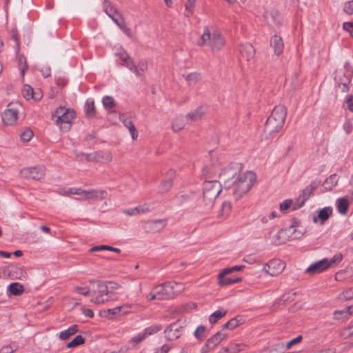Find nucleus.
<instances>
[{
	"label": "nucleus",
	"instance_id": "nucleus-43",
	"mask_svg": "<svg viewBox=\"0 0 353 353\" xmlns=\"http://www.w3.org/2000/svg\"><path fill=\"white\" fill-rule=\"evenodd\" d=\"M72 291L74 293L81 294L85 296L92 295V289L89 288L88 287L77 285L73 288Z\"/></svg>",
	"mask_w": 353,
	"mask_h": 353
},
{
	"label": "nucleus",
	"instance_id": "nucleus-42",
	"mask_svg": "<svg viewBox=\"0 0 353 353\" xmlns=\"http://www.w3.org/2000/svg\"><path fill=\"white\" fill-rule=\"evenodd\" d=\"M185 125L184 119L181 117H178L174 119L172 123V128L174 132H179Z\"/></svg>",
	"mask_w": 353,
	"mask_h": 353
},
{
	"label": "nucleus",
	"instance_id": "nucleus-12",
	"mask_svg": "<svg viewBox=\"0 0 353 353\" xmlns=\"http://www.w3.org/2000/svg\"><path fill=\"white\" fill-rule=\"evenodd\" d=\"M19 104L10 103L2 114V121L6 125H12L17 123Z\"/></svg>",
	"mask_w": 353,
	"mask_h": 353
},
{
	"label": "nucleus",
	"instance_id": "nucleus-41",
	"mask_svg": "<svg viewBox=\"0 0 353 353\" xmlns=\"http://www.w3.org/2000/svg\"><path fill=\"white\" fill-rule=\"evenodd\" d=\"M243 323L242 318H233L223 325V329L233 330Z\"/></svg>",
	"mask_w": 353,
	"mask_h": 353
},
{
	"label": "nucleus",
	"instance_id": "nucleus-3",
	"mask_svg": "<svg viewBox=\"0 0 353 353\" xmlns=\"http://www.w3.org/2000/svg\"><path fill=\"white\" fill-rule=\"evenodd\" d=\"M199 46H208L213 50H219L224 45L220 32L212 26H206L198 41Z\"/></svg>",
	"mask_w": 353,
	"mask_h": 353
},
{
	"label": "nucleus",
	"instance_id": "nucleus-61",
	"mask_svg": "<svg viewBox=\"0 0 353 353\" xmlns=\"http://www.w3.org/2000/svg\"><path fill=\"white\" fill-rule=\"evenodd\" d=\"M344 11L348 14L353 13V1L348 2L345 5Z\"/></svg>",
	"mask_w": 353,
	"mask_h": 353
},
{
	"label": "nucleus",
	"instance_id": "nucleus-34",
	"mask_svg": "<svg viewBox=\"0 0 353 353\" xmlns=\"http://www.w3.org/2000/svg\"><path fill=\"white\" fill-rule=\"evenodd\" d=\"M232 206L231 203L225 201L222 203L221 209L218 212V217L220 219H226L231 212Z\"/></svg>",
	"mask_w": 353,
	"mask_h": 353
},
{
	"label": "nucleus",
	"instance_id": "nucleus-14",
	"mask_svg": "<svg viewBox=\"0 0 353 353\" xmlns=\"http://www.w3.org/2000/svg\"><path fill=\"white\" fill-rule=\"evenodd\" d=\"M45 168L43 166L26 168L20 171L21 177L26 179L39 180L44 176Z\"/></svg>",
	"mask_w": 353,
	"mask_h": 353
},
{
	"label": "nucleus",
	"instance_id": "nucleus-37",
	"mask_svg": "<svg viewBox=\"0 0 353 353\" xmlns=\"http://www.w3.org/2000/svg\"><path fill=\"white\" fill-rule=\"evenodd\" d=\"M339 176L336 174H332L328 178L325 179L323 183V186L327 190H332L334 187H335L339 181Z\"/></svg>",
	"mask_w": 353,
	"mask_h": 353
},
{
	"label": "nucleus",
	"instance_id": "nucleus-38",
	"mask_svg": "<svg viewBox=\"0 0 353 353\" xmlns=\"http://www.w3.org/2000/svg\"><path fill=\"white\" fill-rule=\"evenodd\" d=\"M85 113L88 117H93L95 114L94 103L92 99H88L84 105Z\"/></svg>",
	"mask_w": 353,
	"mask_h": 353
},
{
	"label": "nucleus",
	"instance_id": "nucleus-58",
	"mask_svg": "<svg viewBox=\"0 0 353 353\" xmlns=\"http://www.w3.org/2000/svg\"><path fill=\"white\" fill-rule=\"evenodd\" d=\"M40 71L44 77H48L51 74V69L48 65H43L40 68Z\"/></svg>",
	"mask_w": 353,
	"mask_h": 353
},
{
	"label": "nucleus",
	"instance_id": "nucleus-22",
	"mask_svg": "<svg viewBox=\"0 0 353 353\" xmlns=\"http://www.w3.org/2000/svg\"><path fill=\"white\" fill-rule=\"evenodd\" d=\"M105 11L114 22H121L125 20L123 15L118 12L110 3H105Z\"/></svg>",
	"mask_w": 353,
	"mask_h": 353
},
{
	"label": "nucleus",
	"instance_id": "nucleus-51",
	"mask_svg": "<svg viewBox=\"0 0 353 353\" xmlns=\"http://www.w3.org/2000/svg\"><path fill=\"white\" fill-rule=\"evenodd\" d=\"M345 314V317H346L347 315H350L352 314H353V305H351V306H348L345 308V310H337L334 312V317L336 319H339L340 317L339 316V314Z\"/></svg>",
	"mask_w": 353,
	"mask_h": 353
},
{
	"label": "nucleus",
	"instance_id": "nucleus-59",
	"mask_svg": "<svg viewBox=\"0 0 353 353\" xmlns=\"http://www.w3.org/2000/svg\"><path fill=\"white\" fill-rule=\"evenodd\" d=\"M206 342L208 343V345H210L213 349L220 343L217 340V337L214 335L210 338Z\"/></svg>",
	"mask_w": 353,
	"mask_h": 353
},
{
	"label": "nucleus",
	"instance_id": "nucleus-57",
	"mask_svg": "<svg viewBox=\"0 0 353 353\" xmlns=\"http://www.w3.org/2000/svg\"><path fill=\"white\" fill-rule=\"evenodd\" d=\"M341 335L345 338H348L353 336V325L345 328L342 331Z\"/></svg>",
	"mask_w": 353,
	"mask_h": 353
},
{
	"label": "nucleus",
	"instance_id": "nucleus-18",
	"mask_svg": "<svg viewBox=\"0 0 353 353\" xmlns=\"http://www.w3.org/2000/svg\"><path fill=\"white\" fill-rule=\"evenodd\" d=\"M183 327L178 323H174L165 330V337L168 340L173 341L180 337Z\"/></svg>",
	"mask_w": 353,
	"mask_h": 353
},
{
	"label": "nucleus",
	"instance_id": "nucleus-24",
	"mask_svg": "<svg viewBox=\"0 0 353 353\" xmlns=\"http://www.w3.org/2000/svg\"><path fill=\"white\" fill-rule=\"evenodd\" d=\"M240 52L241 56L247 61L252 60L255 55V49L250 43H245L241 46Z\"/></svg>",
	"mask_w": 353,
	"mask_h": 353
},
{
	"label": "nucleus",
	"instance_id": "nucleus-46",
	"mask_svg": "<svg viewBox=\"0 0 353 353\" xmlns=\"http://www.w3.org/2000/svg\"><path fill=\"white\" fill-rule=\"evenodd\" d=\"M85 342L84 339L81 335L76 336L70 342L67 344V347L72 348L78 345L83 344Z\"/></svg>",
	"mask_w": 353,
	"mask_h": 353
},
{
	"label": "nucleus",
	"instance_id": "nucleus-62",
	"mask_svg": "<svg viewBox=\"0 0 353 353\" xmlns=\"http://www.w3.org/2000/svg\"><path fill=\"white\" fill-rule=\"evenodd\" d=\"M171 347L168 344L162 345L160 348L157 349L154 353H168Z\"/></svg>",
	"mask_w": 353,
	"mask_h": 353
},
{
	"label": "nucleus",
	"instance_id": "nucleus-20",
	"mask_svg": "<svg viewBox=\"0 0 353 353\" xmlns=\"http://www.w3.org/2000/svg\"><path fill=\"white\" fill-rule=\"evenodd\" d=\"M312 192V188L310 187H307L305 188L302 193L298 196L296 201H293V210H296L300 208H301L305 202L309 199Z\"/></svg>",
	"mask_w": 353,
	"mask_h": 353
},
{
	"label": "nucleus",
	"instance_id": "nucleus-28",
	"mask_svg": "<svg viewBox=\"0 0 353 353\" xmlns=\"http://www.w3.org/2000/svg\"><path fill=\"white\" fill-rule=\"evenodd\" d=\"M206 108L201 106L196 108L195 110L188 113L185 118L190 121H196L200 120L205 114Z\"/></svg>",
	"mask_w": 353,
	"mask_h": 353
},
{
	"label": "nucleus",
	"instance_id": "nucleus-15",
	"mask_svg": "<svg viewBox=\"0 0 353 353\" xmlns=\"http://www.w3.org/2000/svg\"><path fill=\"white\" fill-rule=\"evenodd\" d=\"M285 263L280 259H272L266 263L263 267V271L271 276L280 274L285 269Z\"/></svg>",
	"mask_w": 353,
	"mask_h": 353
},
{
	"label": "nucleus",
	"instance_id": "nucleus-26",
	"mask_svg": "<svg viewBox=\"0 0 353 353\" xmlns=\"http://www.w3.org/2000/svg\"><path fill=\"white\" fill-rule=\"evenodd\" d=\"M228 274H230L224 273V270H223L218 275V283L220 286H224L232 283H238L241 280V279L239 277L234 279L227 277L226 276Z\"/></svg>",
	"mask_w": 353,
	"mask_h": 353
},
{
	"label": "nucleus",
	"instance_id": "nucleus-19",
	"mask_svg": "<svg viewBox=\"0 0 353 353\" xmlns=\"http://www.w3.org/2000/svg\"><path fill=\"white\" fill-rule=\"evenodd\" d=\"M289 233V230H285V228L281 229L275 234L270 237L272 243L276 245L285 243L290 241L289 236L288 235Z\"/></svg>",
	"mask_w": 353,
	"mask_h": 353
},
{
	"label": "nucleus",
	"instance_id": "nucleus-49",
	"mask_svg": "<svg viewBox=\"0 0 353 353\" xmlns=\"http://www.w3.org/2000/svg\"><path fill=\"white\" fill-rule=\"evenodd\" d=\"M185 80L190 85L196 84L200 80V74L196 72L190 73L185 77Z\"/></svg>",
	"mask_w": 353,
	"mask_h": 353
},
{
	"label": "nucleus",
	"instance_id": "nucleus-54",
	"mask_svg": "<svg viewBox=\"0 0 353 353\" xmlns=\"http://www.w3.org/2000/svg\"><path fill=\"white\" fill-rule=\"evenodd\" d=\"M341 299L347 300L353 298V288L344 290L341 294Z\"/></svg>",
	"mask_w": 353,
	"mask_h": 353
},
{
	"label": "nucleus",
	"instance_id": "nucleus-35",
	"mask_svg": "<svg viewBox=\"0 0 353 353\" xmlns=\"http://www.w3.org/2000/svg\"><path fill=\"white\" fill-rule=\"evenodd\" d=\"M296 222L295 221L294 223L285 228V230H289L290 232V233L288 234L289 236L290 241L299 239L303 235V232L301 231L296 229Z\"/></svg>",
	"mask_w": 353,
	"mask_h": 353
},
{
	"label": "nucleus",
	"instance_id": "nucleus-1",
	"mask_svg": "<svg viewBox=\"0 0 353 353\" xmlns=\"http://www.w3.org/2000/svg\"><path fill=\"white\" fill-rule=\"evenodd\" d=\"M184 289L185 285L183 283L168 281L156 285L153 290L146 295L145 298L148 301L170 299L181 292Z\"/></svg>",
	"mask_w": 353,
	"mask_h": 353
},
{
	"label": "nucleus",
	"instance_id": "nucleus-30",
	"mask_svg": "<svg viewBox=\"0 0 353 353\" xmlns=\"http://www.w3.org/2000/svg\"><path fill=\"white\" fill-rule=\"evenodd\" d=\"M107 193L104 190H87V199L88 200H101L104 199Z\"/></svg>",
	"mask_w": 353,
	"mask_h": 353
},
{
	"label": "nucleus",
	"instance_id": "nucleus-29",
	"mask_svg": "<svg viewBox=\"0 0 353 353\" xmlns=\"http://www.w3.org/2000/svg\"><path fill=\"white\" fill-rule=\"evenodd\" d=\"M245 347L244 343H230L229 346L223 347L219 353H239Z\"/></svg>",
	"mask_w": 353,
	"mask_h": 353
},
{
	"label": "nucleus",
	"instance_id": "nucleus-40",
	"mask_svg": "<svg viewBox=\"0 0 353 353\" xmlns=\"http://www.w3.org/2000/svg\"><path fill=\"white\" fill-rule=\"evenodd\" d=\"M103 105L104 108L109 112H113L114 108L115 106V102L114 99L112 97L105 96L103 98L102 100Z\"/></svg>",
	"mask_w": 353,
	"mask_h": 353
},
{
	"label": "nucleus",
	"instance_id": "nucleus-21",
	"mask_svg": "<svg viewBox=\"0 0 353 353\" xmlns=\"http://www.w3.org/2000/svg\"><path fill=\"white\" fill-rule=\"evenodd\" d=\"M317 215L313 216V221L323 225L332 214V209L330 207H325L317 212Z\"/></svg>",
	"mask_w": 353,
	"mask_h": 353
},
{
	"label": "nucleus",
	"instance_id": "nucleus-44",
	"mask_svg": "<svg viewBox=\"0 0 353 353\" xmlns=\"http://www.w3.org/2000/svg\"><path fill=\"white\" fill-rule=\"evenodd\" d=\"M227 312L225 310H216L213 312L209 317V322L212 324H214L217 322V321L222 317H223L226 314Z\"/></svg>",
	"mask_w": 353,
	"mask_h": 353
},
{
	"label": "nucleus",
	"instance_id": "nucleus-9",
	"mask_svg": "<svg viewBox=\"0 0 353 353\" xmlns=\"http://www.w3.org/2000/svg\"><path fill=\"white\" fill-rule=\"evenodd\" d=\"M241 165L232 163L222 170L219 174V182L225 188H230L235 181V176L239 174Z\"/></svg>",
	"mask_w": 353,
	"mask_h": 353
},
{
	"label": "nucleus",
	"instance_id": "nucleus-6",
	"mask_svg": "<svg viewBox=\"0 0 353 353\" xmlns=\"http://www.w3.org/2000/svg\"><path fill=\"white\" fill-rule=\"evenodd\" d=\"M256 176L252 172H247L238 177L232 185L234 186V194L239 199L246 194L254 184Z\"/></svg>",
	"mask_w": 353,
	"mask_h": 353
},
{
	"label": "nucleus",
	"instance_id": "nucleus-64",
	"mask_svg": "<svg viewBox=\"0 0 353 353\" xmlns=\"http://www.w3.org/2000/svg\"><path fill=\"white\" fill-rule=\"evenodd\" d=\"M16 349H13L10 345L3 346L0 350V353H13Z\"/></svg>",
	"mask_w": 353,
	"mask_h": 353
},
{
	"label": "nucleus",
	"instance_id": "nucleus-10",
	"mask_svg": "<svg viewBox=\"0 0 353 353\" xmlns=\"http://www.w3.org/2000/svg\"><path fill=\"white\" fill-rule=\"evenodd\" d=\"M222 184L218 181H205L203 184V199L206 204L212 205L221 191Z\"/></svg>",
	"mask_w": 353,
	"mask_h": 353
},
{
	"label": "nucleus",
	"instance_id": "nucleus-17",
	"mask_svg": "<svg viewBox=\"0 0 353 353\" xmlns=\"http://www.w3.org/2000/svg\"><path fill=\"white\" fill-rule=\"evenodd\" d=\"M88 161H96L104 163H110L112 160V154L108 151H99L86 155Z\"/></svg>",
	"mask_w": 353,
	"mask_h": 353
},
{
	"label": "nucleus",
	"instance_id": "nucleus-45",
	"mask_svg": "<svg viewBox=\"0 0 353 353\" xmlns=\"http://www.w3.org/2000/svg\"><path fill=\"white\" fill-rule=\"evenodd\" d=\"M148 210V208H145V206H139L132 209L126 210L125 213L129 216H134Z\"/></svg>",
	"mask_w": 353,
	"mask_h": 353
},
{
	"label": "nucleus",
	"instance_id": "nucleus-11",
	"mask_svg": "<svg viewBox=\"0 0 353 353\" xmlns=\"http://www.w3.org/2000/svg\"><path fill=\"white\" fill-rule=\"evenodd\" d=\"M134 307V305L125 303L114 308L102 310L100 315L108 319H115L132 312Z\"/></svg>",
	"mask_w": 353,
	"mask_h": 353
},
{
	"label": "nucleus",
	"instance_id": "nucleus-50",
	"mask_svg": "<svg viewBox=\"0 0 353 353\" xmlns=\"http://www.w3.org/2000/svg\"><path fill=\"white\" fill-rule=\"evenodd\" d=\"M33 137L32 131L29 128H26L20 135L21 141L23 142L29 141Z\"/></svg>",
	"mask_w": 353,
	"mask_h": 353
},
{
	"label": "nucleus",
	"instance_id": "nucleus-33",
	"mask_svg": "<svg viewBox=\"0 0 353 353\" xmlns=\"http://www.w3.org/2000/svg\"><path fill=\"white\" fill-rule=\"evenodd\" d=\"M148 228L153 232H158L161 231L166 225V221L163 219L151 221L147 223Z\"/></svg>",
	"mask_w": 353,
	"mask_h": 353
},
{
	"label": "nucleus",
	"instance_id": "nucleus-48",
	"mask_svg": "<svg viewBox=\"0 0 353 353\" xmlns=\"http://www.w3.org/2000/svg\"><path fill=\"white\" fill-rule=\"evenodd\" d=\"M196 0H187L185 4V14L188 17L193 14V10L194 8Z\"/></svg>",
	"mask_w": 353,
	"mask_h": 353
},
{
	"label": "nucleus",
	"instance_id": "nucleus-47",
	"mask_svg": "<svg viewBox=\"0 0 353 353\" xmlns=\"http://www.w3.org/2000/svg\"><path fill=\"white\" fill-rule=\"evenodd\" d=\"M265 17L267 21H279L280 14L276 10H268L265 12Z\"/></svg>",
	"mask_w": 353,
	"mask_h": 353
},
{
	"label": "nucleus",
	"instance_id": "nucleus-36",
	"mask_svg": "<svg viewBox=\"0 0 353 353\" xmlns=\"http://www.w3.org/2000/svg\"><path fill=\"white\" fill-rule=\"evenodd\" d=\"M78 332V327L77 325H73L68 327L67 330H65L59 333V339L61 340H67L72 335H74Z\"/></svg>",
	"mask_w": 353,
	"mask_h": 353
},
{
	"label": "nucleus",
	"instance_id": "nucleus-8",
	"mask_svg": "<svg viewBox=\"0 0 353 353\" xmlns=\"http://www.w3.org/2000/svg\"><path fill=\"white\" fill-rule=\"evenodd\" d=\"M90 283L96 285V288L92 289V298L90 302L99 305L104 303L109 300V290L106 283L101 281H90Z\"/></svg>",
	"mask_w": 353,
	"mask_h": 353
},
{
	"label": "nucleus",
	"instance_id": "nucleus-53",
	"mask_svg": "<svg viewBox=\"0 0 353 353\" xmlns=\"http://www.w3.org/2000/svg\"><path fill=\"white\" fill-rule=\"evenodd\" d=\"M294 205L293 201L292 199H286L279 205V209L281 212H285L289 209L292 205Z\"/></svg>",
	"mask_w": 353,
	"mask_h": 353
},
{
	"label": "nucleus",
	"instance_id": "nucleus-32",
	"mask_svg": "<svg viewBox=\"0 0 353 353\" xmlns=\"http://www.w3.org/2000/svg\"><path fill=\"white\" fill-rule=\"evenodd\" d=\"M7 290L12 295L20 296L24 292V287L22 284L15 282L10 284Z\"/></svg>",
	"mask_w": 353,
	"mask_h": 353
},
{
	"label": "nucleus",
	"instance_id": "nucleus-56",
	"mask_svg": "<svg viewBox=\"0 0 353 353\" xmlns=\"http://www.w3.org/2000/svg\"><path fill=\"white\" fill-rule=\"evenodd\" d=\"M109 248H110V245H96V246L92 247L89 250V252H94L105 251V250L109 251Z\"/></svg>",
	"mask_w": 353,
	"mask_h": 353
},
{
	"label": "nucleus",
	"instance_id": "nucleus-23",
	"mask_svg": "<svg viewBox=\"0 0 353 353\" xmlns=\"http://www.w3.org/2000/svg\"><path fill=\"white\" fill-rule=\"evenodd\" d=\"M271 47L274 50V54L279 56L283 50V42L282 38L278 35H274L270 41Z\"/></svg>",
	"mask_w": 353,
	"mask_h": 353
},
{
	"label": "nucleus",
	"instance_id": "nucleus-13",
	"mask_svg": "<svg viewBox=\"0 0 353 353\" xmlns=\"http://www.w3.org/2000/svg\"><path fill=\"white\" fill-rule=\"evenodd\" d=\"M162 329L160 325H152L146 327L144 330L137 335L133 336L129 341V343L132 347H136L139 343H141L145 338L149 336L153 335Z\"/></svg>",
	"mask_w": 353,
	"mask_h": 353
},
{
	"label": "nucleus",
	"instance_id": "nucleus-55",
	"mask_svg": "<svg viewBox=\"0 0 353 353\" xmlns=\"http://www.w3.org/2000/svg\"><path fill=\"white\" fill-rule=\"evenodd\" d=\"M205 332V327L203 325H200L197 327L194 332V336L198 339H201L203 338V334Z\"/></svg>",
	"mask_w": 353,
	"mask_h": 353
},
{
	"label": "nucleus",
	"instance_id": "nucleus-7",
	"mask_svg": "<svg viewBox=\"0 0 353 353\" xmlns=\"http://www.w3.org/2000/svg\"><path fill=\"white\" fill-rule=\"evenodd\" d=\"M116 55L119 57L123 62L122 65L128 68L130 71L134 72L137 76H141L142 72L146 70L148 64L145 61H140L139 65H137L133 61L132 59L129 56L128 52L123 49H120Z\"/></svg>",
	"mask_w": 353,
	"mask_h": 353
},
{
	"label": "nucleus",
	"instance_id": "nucleus-31",
	"mask_svg": "<svg viewBox=\"0 0 353 353\" xmlns=\"http://www.w3.org/2000/svg\"><path fill=\"white\" fill-rule=\"evenodd\" d=\"M21 93L23 97L27 100H30L31 99L39 100L41 97L40 94H34L33 88L29 85H25L23 86Z\"/></svg>",
	"mask_w": 353,
	"mask_h": 353
},
{
	"label": "nucleus",
	"instance_id": "nucleus-5",
	"mask_svg": "<svg viewBox=\"0 0 353 353\" xmlns=\"http://www.w3.org/2000/svg\"><path fill=\"white\" fill-rule=\"evenodd\" d=\"M76 116L75 112L71 108L59 106L52 113V119L61 130H68L70 125Z\"/></svg>",
	"mask_w": 353,
	"mask_h": 353
},
{
	"label": "nucleus",
	"instance_id": "nucleus-39",
	"mask_svg": "<svg viewBox=\"0 0 353 353\" xmlns=\"http://www.w3.org/2000/svg\"><path fill=\"white\" fill-rule=\"evenodd\" d=\"M338 211L341 214H345L348 208V201L346 198L339 199L336 201Z\"/></svg>",
	"mask_w": 353,
	"mask_h": 353
},
{
	"label": "nucleus",
	"instance_id": "nucleus-63",
	"mask_svg": "<svg viewBox=\"0 0 353 353\" xmlns=\"http://www.w3.org/2000/svg\"><path fill=\"white\" fill-rule=\"evenodd\" d=\"M343 28L353 37V23H343Z\"/></svg>",
	"mask_w": 353,
	"mask_h": 353
},
{
	"label": "nucleus",
	"instance_id": "nucleus-16",
	"mask_svg": "<svg viewBox=\"0 0 353 353\" xmlns=\"http://www.w3.org/2000/svg\"><path fill=\"white\" fill-rule=\"evenodd\" d=\"M4 272H7L11 279L25 280L27 278V273L24 268L20 265H12L7 268Z\"/></svg>",
	"mask_w": 353,
	"mask_h": 353
},
{
	"label": "nucleus",
	"instance_id": "nucleus-2",
	"mask_svg": "<svg viewBox=\"0 0 353 353\" xmlns=\"http://www.w3.org/2000/svg\"><path fill=\"white\" fill-rule=\"evenodd\" d=\"M286 114L287 110L285 106L279 105L274 108L265 125L264 134L267 139L274 137L282 129Z\"/></svg>",
	"mask_w": 353,
	"mask_h": 353
},
{
	"label": "nucleus",
	"instance_id": "nucleus-52",
	"mask_svg": "<svg viewBox=\"0 0 353 353\" xmlns=\"http://www.w3.org/2000/svg\"><path fill=\"white\" fill-rule=\"evenodd\" d=\"M172 183L170 180H164L160 185L159 190L161 193L167 192L172 187Z\"/></svg>",
	"mask_w": 353,
	"mask_h": 353
},
{
	"label": "nucleus",
	"instance_id": "nucleus-4",
	"mask_svg": "<svg viewBox=\"0 0 353 353\" xmlns=\"http://www.w3.org/2000/svg\"><path fill=\"white\" fill-rule=\"evenodd\" d=\"M343 254L337 253L331 259L324 258L312 263L305 270L306 273L315 274L323 272L328 269L335 268L343 260Z\"/></svg>",
	"mask_w": 353,
	"mask_h": 353
},
{
	"label": "nucleus",
	"instance_id": "nucleus-27",
	"mask_svg": "<svg viewBox=\"0 0 353 353\" xmlns=\"http://www.w3.org/2000/svg\"><path fill=\"white\" fill-rule=\"evenodd\" d=\"M125 127L128 129L131 137L133 140H136L138 137V132L135 128L132 119L130 117H125L123 115V119L121 118Z\"/></svg>",
	"mask_w": 353,
	"mask_h": 353
},
{
	"label": "nucleus",
	"instance_id": "nucleus-60",
	"mask_svg": "<svg viewBox=\"0 0 353 353\" xmlns=\"http://www.w3.org/2000/svg\"><path fill=\"white\" fill-rule=\"evenodd\" d=\"M302 340V336H298L297 337L294 338V339L290 341L287 344H286V347L288 349L290 348L292 345H295V344H297L299 343V342H301V341Z\"/></svg>",
	"mask_w": 353,
	"mask_h": 353
},
{
	"label": "nucleus",
	"instance_id": "nucleus-25",
	"mask_svg": "<svg viewBox=\"0 0 353 353\" xmlns=\"http://www.w3.org/2000/svg\"><path fill=\"white\" fill-rule=\"evenodd\" d=\"M59 193L64 196L70 194H76L79 196L80 199L88 200L87 190H84L81 188H71L67 190L63 189L60 190Z\"/></svg>",
	"mask_w": 353,
	"mask_h": 353
}]
</instances>
